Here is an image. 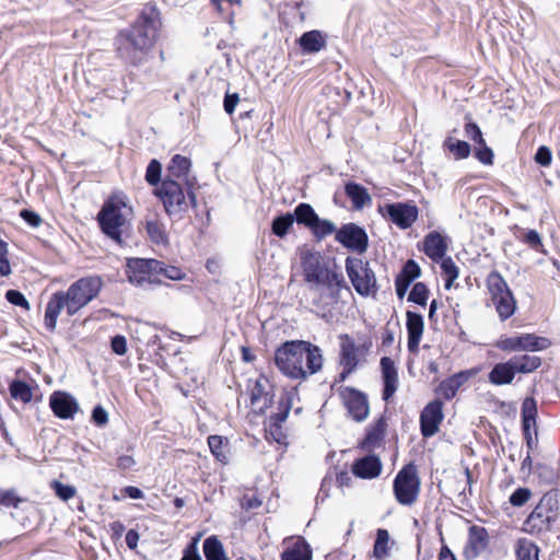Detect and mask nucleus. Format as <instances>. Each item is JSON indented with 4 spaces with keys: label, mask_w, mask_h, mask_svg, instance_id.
Here are the masks:
<instances>
[{
    "label": "nucleus",
    "mask_w": 560,
    "mask_h": 560,
    "mask_svg": "<svg viewBox=\"0 0 560 560\" xmlns=\"http://www.w3.org/2000/svg\"><path fill=\"white\" fill-rule=\"evenodd\" d=\"M10 393L13 398L20 399L23 402H28L32 399L31 388L24 382H13L10 386Z\"/></svg>",
    "instance_id": "09e8293b"
},
{
    "label": "nucleus",
    "mask_w": 560,
    "mask_h": 560,
    "mask_svg": "<svg viewBox=\"0 0 560 560\" xmlns=\"http://www.w3.org/2000/svg\"><path fill=\"white\" fill-rule=\"evenodd\" d=\"M348 278L361 296H375L380 291L376 275L368 260L348 256L345 260Z\"/></svg>",
    "instance_id": "6e6552de"
},
{
    "label": "nucleus",
    "mask_w": 560,
    "mask_h": 560,
    "mask_svg": "<svg viewBox=\"0 0 560 560\" xmlns=\"http://www.w3.org/2000/svg\"><path fill=\"white\" fill-rule=\"evenodd\" d=\"M447 249L445 238L436 231L430 232L423 241V252L428 257L438 260L444 257Z\"/></svg>",
    "instance_id": "bb28decb"
},
{
    "label": "nucleus",
    "mask_w": 560,
    "mask_h": 560,
    "mask_svg": "<svg viewBox=\"0 0 560 560\" xmlns=\"http://www.w3.org/2000/svg\"><path fill=\"white\" fill-rule=\"evenodd\" d=\"M140 37V31L136 27L131 30L122 31L117 39L118 50L120 55L130 60H136L139 51L138 39Z\"/></svg>",
    "instance_id": "b1692460"
},
{
    "label": "nucleus",
    "mask_w": 560,
    "mask_h": 560,
    "mask_svg": "<svg viewBox=\"0 0 560 560\" xmlns=\"http://www.w3.org/2000/svg\"><path fill=\"white\" fill-rule=\"evenodd\" d=\"M208 445L212 452V454L218 458L221 459L222 455V445L223 440L220 435H210L208 438Z\"/></svg>",
    "instance_id": "0e129e2a"
},
{
    "label": "nucleus",
    "mask_w": 560,
    "mask_h": 560,
    "mask_svg": "<svg viewBox=\"0 0 560 560\" xmlns=\"http://www.w3.org/2000/svg\"><path fill=\"white\" fill-rule=\"evenodd\" d=\"M335 241L346 249L364 254L369 248V235L366 231L357 223L349 222L338 228Z\"/></svg>",
    "instance_id": "ddd939ff"
},
{
    "label": "nucleus",
    "mask_w": 560,
    "mask_h": 560,
    "mask_svg": "<svg viewBox=\"0 0 560 560\" xmlns=\"http://www.w3.org/2000/svg\"><path fill=\"white\" fill-rule=\"evenodd\" d=\"M154 195L163 203L165 212L171 218L182 219L183 214L191 207L186 186L175 179L163 178L154 189Z\"/></svg>",
    "instance_id": "39448f33"
},
{
    "label": "nucleus",
    "mask_w": 560,
    "mask_h": 560,
    "mask_svg": "<svg viewBox=\"0 0 560 560\" xmlns=\"http://www.w3.org/2000/svg\"><path fill=\"white\" fill-rule=\"evenodd\" d=\"M66 307L68 311V300L65 292L58 291L52 294L47 303L45 311V326L48 330L54 331L57 325V318L61 311Z\"/></svg>",
    "instance_id": "a878e982"
},
{
    "label": "nucleus",
    "mask_w": 560,
    "mask_h": 560,
    "mask_svg": "<svg viewBox=\"0 0 560 560\" xmlns=\"http://www.w3.org/2000/svg\"><path fill=\"white\" fill-rule=\"evenodd\" d=\"M295 396L294 389L283 392L278 402V411L268 418V423L282 425L289 416Z\"/></svg>",
    "instance_id": "c756f323"
},
{
    "label": "nucleus",
    "mask_w": 560,
    "mask_h": 560,
    "mask_svg": "<svg viewBox=\"0 0 560 560\" xmlns=\"http://www.w3.org/2000/svg\"><path fill=\"white\" fill-rule=\"evenodd\" d=\"M475 156L480 163L485 165L493 164L494 154L492 149L487 145L486 141L483 144H477L475 149Z\"/></svg>",
    "instance_id": "603ef678"
},
{
    "label": "nucleus",
    "mask_w": 560,
    "mask_h": 560,
    "mask_svg": "<svg viewBox=\"0 0 560 560\" xmlns=\"http://www.w3.org/2000/svg\"><path fill=\"white\" fill-rule=\"evenodd\" d=\"M559 493L557 490L546 492L523 523L524 532L539 536L551 532L559 518Z\"/></svg>",
    "instance_id": "20e7f679"
},
{
    "label": "nucleus",
    "mask_w": 560,
    "mask_h": 560,
    "mask_svg": "<svg viewBox=\"0 0 560 560\" xmlns=\"http://www.w3.org/2000/svg\"><path fill=\"white\" fill-rule=\"evenodd\" d=\"M389 534L387 529L378 528L374 541L373 553L376 559L383 560L388 556Z\"/></svg>",
    "instance_id": "37998d69"
},
{
    "label": "nucleus",
    "mask_w": 560,
    "mask_h": 560,
    "mask_svg": "<svg viewBox=\"0 0 560 560\" xmlns=\"http://www.w3.org/2000/svg\"><path fill=\"white\" fill-rule=\"evenodd\" d=\"M429 298V289L425 283L423 282H417L413 284L408 301L416 303L420 306H424L427 304Z\"/></svg>",
    "instance_id": "49530a36"
},
{
    "label": "nucleus",
    "mask_w": 560,
    "mask_h": 560,
    "mask_svg": "<svg viewBox=\"0 0 560 560\" xmlns=\"http://www.w3.org/2000/svg\"><path fill=\"white\" fill-rule=\"evenodd\" d=\"M441 269L443 273L446 276L445 279V288L450 289L454 280L458 278L459 271L457 266L454 264L451 257L443 259L441 264Z\"/></svg>",
    "instance_id": "8fccbe9b"
},
{
    "label": "nucleus",
    "mask_w": 560,
    "mask_h": 560,
    "mask_svg": "<svg viewBox=\"0 0 560 560\" xmlns=\"http://www.w3.org/2000/svg\"><path fill=\"white\" fill-rule=\"evenodd\" d=\"M292 214L294 215V221H296L298 224L304 225L308 230L313 229L314 223L318 218L314 208L306 202L299 203Z\"/></svg>",
    "instance_id": "72a5a7b5"
},
{
    "label": "nucleus",
    "mask_w": 560,
    "mask_h": 560,
    "mask_svg": "<svg viewBox=\"0 0 560 560\" xmlns=\"http://www.w3.org/2000/svg\"><path fill=\"white\" fill-rule=\"evenodd\" d=\"M22 499L13 490H0V504L18 508Z\"/></svg>",
    "instance_id": "052dcab7"
},
{
    "label": "nucleus",
    "mask_w": 560,
    "mask_h": 560,
    "mask_svg": "<svg viewBox=\"0 0 560 560\" xmlns=\"http://www.w3.org/2000/svg\"><path fill=\"white\" fill-rule=\"evenodd\" d=\"M443 148L453 154L455 160H464L470 155V144L464 140L455 139L452 136L446 137Z\"/></svg>",
    "instance_id": "e433bc0d"
},
{
    "label": "nucleus",
    "mask_w": 560,
    "mask_h": 560,
    "mask_svg": "<svg viewBox=\"0 0 560 560\" xmlns=\"http://www.w3.org/2000/svg\"><path fill=\"white\" fill-rule=\"evenodd\" d=\"M382 214L387 217L398 228L406 230L418 219V207L410 202L386 203L381 208Z\"/></svg>",
    "instance_id": "dca6fc26"
},
{
    "label": "nucleus",
    "mask_w": 560,
    "mask_h": 560,
    "mask_svg": "<svg viewBox=\"0 0 560 560\" xmlns=\"http://www.w3.org/2000/svg\"><path fill=\"white\" fill-rule=\"evenodd\" d=\"M132 217V208L122 195L110 197L97 214V221L102 231L117 243H121V236L129 229Z\"/></svg>",
    "instance_id": "7ed1b4c3"
},
{
    "label": "nucleus",
    "mask_w": 560,
    "mask_h": 560,
    "mask_svg": "<svg viewBox=\"0 0 560 560\" xmlns=\"http://www.w3.org/2000/svg\"><path fill=\"white\" fill-rule=\"evenodd\" d=\"M383 375V399L388 401L397 390L398 374L394 361L388 357L381 359Z\"/></svg>",
    "instance_id": "393cba45"
},
{
    "label": "nucleus",
    "mask_w": 560,
    "mask_h": 560,
    "mask_svg": "<svg viewBox=\"0 0 560 560\" xmlns=\"http://www.w3.org/2000/svg\"><path fill=\"white\" fill-rule=\"evenodd\" d=\"M206 560H229L225 556L223 545L215 536L208 537L203 542Z\"/></svg>",
    "instance_id": "58836bf2"
},
{
    "label": "nucleus",
    "mask_w": 560,
    "mask_h": 560,
    "mask_svg": "<svg viewBox=\"0 0 560 560\" xmlns=\"http://www.w3.org/2000/svg\"><path fill=\"white\" fill-rule=\"evenodd\" d=\"M517 238L537 253H545L542 238L536 230L521 229Z\"/></svg>",
    "instance_id": "a19ab883"
},
{
    "label": "nucleus",
    "mask_w": 560,
    "mask_h": 560,
    "mask_svg": "<svg viewBox=\"0 0 560 560\" xmlns=\"http://www.w3.org/2000/svg\"><path fill=\"white\" fill-rule=\"evenodd\" d=\"M54 413L61 419H70L79 411L75 398L66 392H55L49 398Z\"/></svg>",
    "instance_id": "6ab92c4d"
},
{
    "label": "nucleus",
    "mask_w": 560,
    "mask_h": 560,
    "mask_svg": "<svg viewBox=\"0 0 560 560\" xmlns=\"http://www.w3.org/2000/svg\"><path fill=\"white\" fill-rule=\"evenodd\" d=\"M552 154L548 147L540 145L535 154V162L541 166H549L551 164Z\"/></svg>",
    "instance_id": "680f3d73"
},
{
    "label": "nucleus",
    "mask_w": 560,
    "mask_h": 560,
    "mask_svg": "<svg viewBox=\"0 0 560 560\" xmlns=\"http://www.w3.org/2000/svg\"><path fill=\"white\" fill-rule=\"evenodd\" d=\"M516 371L511 359L506 362L497 363L488 374L489 382L493 385L501 386L511 384L514 380Z\"/></svg>",
    "instance_id": "cd10ccee"
},
{
    "label": "nucleus",
    "mask_w": 560,
    "mask_h": 560,
    "mask_svg": "<svg viewBox=\"0 0 560 560\" xmlns=\"http://www.w3.org/2000/svg\"><path fill=\"white\" fill-rule=\"evenodd\" d=\"M102 280L98 277L82 278L72 283L65 295L68 300V315H74L89 304L98 293Z\"/></svg>",
    "instance_id": "1a4fd4ad"
},
{
    "label": "nucleus",
    "mask_w": 560,
    "mask_h": 560,
    "mask_svg": "<svg viewBox=\"0 0 560 560\" xmlns=\"http://www.w3.org/2000/svg\"><path fill=\"white\" fill-rule=\"evenodd\" d=\"M126 273L133 284L140 283V258H130L127 261Z\"/></svg>",
    "instance_id": "864d4df0"
},
{
    "label": "nucleus",
    "mask_w": 560,
    "mask_h": 560,
    "mask_svg": "<svg viewBox=\"0 0 560 560\" xmlns=\"http://www.w3.org/2000/svg\"><path fill=\"white\" fill-rule=\"evenodd\" d=\"M191 161L187 156L175 154L166 168L164 178L175 179L186 186L187 196L191 202V208H197V178L190 174Z\"/></svg>",
    "instance_id": "9b49d317"
},
{
    "label": "nucleus",
    "mask_w": 560,
    "mask_h": 560,
    "mask_svg": "<svg viewBox=\"0 0 560 560\" xmlns=\"http://www.w3.org/2000/svg\"><path fill=\"white\" fill-rule=\"evenodd\" d=\"M489 545V534L482 526L471 525L468 529L467 542L463 549V556L466 560H474L487 549Z\"/></svg>",
    "instance_id": "a211bd4d"
},
{
    "label": "nucleus",
    "mask_w": 560,
    "mask_h": 560,
    "mask_svg": "<svg viewBox=\"0 0 560 560\" xmlns=\"http://www.w3.org/2000/svg\"><path fill=\"white\" fill-rule=\"evenodd\" d=\"M539 548L527 539H520L516 548L518 560H538Z\"/></svg>",
    "instance_id": "c03bdc74"
},
{
    "label": "nucleus",
    "mask_w": 560,
    "mask_h": 560,
    "mask_svg": "<svg viewBox=\"0 0 560 560\" xmlns=\"http://www.w3.org/2000/svg\"><path fill=\"white\" fill-rule=\"evenodd\" d=\"M400 272H402L409 279L416 280L417 278L420 277L421 269L413 259H409L406 261Z\"/></svg>",
    "instance_id": "e2e57ef3"
},
{
    "label": "nucleus",
    "mask_w": 560,
    "mask_h": 560,
    "mask_svg": "<svg viewBox=\"0 0 560 560\" xmlns=\"http://www.w3.org/2000/svg\"><path fill=\"white\" fill-rule=\"evenodd\" d=\"M275 364L285 376L305 380L322 370V349L310 341L288 340L276 349Z\"/></svg>",
    "instance_id": "f257e3e1"
},
{
    "label": "nucleus",
    "mask_w": 560,
    "mask_h": 560,
    "mask_svg": "<svg viewBox=\"0 0 560 560\" xmlns=\"http://www.w3.org/2000/svg\"><path fill=\"white\" fill-rule=\"evenodd\" d=\"M298 42L305 54L318 52L326 46L325 35L317 30L303 33Z\"/></svg>",
    "instance_id": "c85d7f7f"
},
{
    "label": "nucleus",
    "mask_w": 560,
    "mask_h": 560,
    "mask_svg": "<svg viewBox=\"0 0 560 560\" xmlns=\"http://www.w3.org/2000/svg\"><path fill=\"white\" fill-rule=\"evenodd\" d=\"M386 429V421L380 418L371 429L368 430L365 438L360 443L361 448L369 450L376 446L383 439Z\"/></svg>",
    "instance_id": "f704fd0d"
},
{
    "label": "nucleus",
    "mask_w": 560,
    "mask_h": 560,
    "mask_svg": "<svg viewBox=\"0 0 560 560\" xmlns=\"http://www.w3.org/2000/svg\"><path fill=\"white\" fill-rule=\"evenodd\" d=\"M92 420L96 425H105L108 421L106 410L102 406H96L92 412Z\"/></svg>",
    "instance_id": "338daca9"
},
{
    "label": "nucleus",
    "mask_w": 560,
    "mask_h": 560,
    "mask_svg": "<svg viewBox=\"0 0 560 560\" xmlns=\"http://www.w3.org/2000/svg\"><path fill=\"white\" fill-rule=\"evenodd\" d=\"M293 223L294 215L290 212H287L284 214L276 217L272 220L271 231L276 236L282 238L288 234L290 229L293 226Z\"/></svg>",
    "instance_id": "79ce46f5"
},
{
    "label": "nucleus",
    "mask_w": 560,
    "mask_h": 560,
    "mask_svg": "<svg viewBox=\"0 0 560 560\" xmlns=\"http://www.w3.org/2000/svg\"><path fill=\"white\" fill-rule=\"evenodd\" d=\"M310 231L316 241H323L331 234L336 235L338 228L332 221L318 217Z\"/></svg>",
    "instance_id": "ea45409f"
},
{
    "label": "nucleus",
    "mask_w": 560,
    "mask_h": 560,
    "mask_svg": "<svg viewBox=\"0 0 560 560\" xmlns=\"http://www.w3.org/2000/svg\"><path fill=\"white\" fill-rule=\"evenodd\" d=\"M162 22L158 8L152 3L142 7V63L158 55L159 61L164 60L162 49H156L155 44L161 37Z\"/></svg>",
    "instance_id": "423d86ee"
},
{
    "label": "nucleus",
    "mask_w": 560,
    "mask_h": 560,
    "mask_svg": "<svg viewBox=\"0 0 560 560\" xmlns=\"http://www.w3.org/2000/svg\"><path fill=\"white\" fill-rule=\"evenodd\" d=\"M339 394L348 413L354 421L361 422L368 418L370 407L368 396L363 392L346 386L340 388Z\"/></svg>",
    "instance_id": "2eb2a0df"
},
{
    "label": "nucleus",
    "mask_w": 560,
    "mask_h": 560,
    "mask_svg": "<svg viewBox=\"0 0 560 560\" xmlns=\"http://www.w3.org/2000/svg\"><path fill=\"white\" fill-rule=\"evenodd\" d=\"M551 342L549 339L538 337L534 334H521L512 337H504L498 340L497 348L502 351H541L547 349Z\"/></svg>",
    "instance_id": "4468645a"
},
{
    "label": "nucleus",
    "mask_w": 560,
    "mask_h": 560,
    "mask_svg": "<svg viewBox=\"0 0 560 560\" xmlns=\"http://www.w3.org/2000/svg\"><path fill=\"white\" fill-rule=\"evenodd\" d=\"M267 387L268 380L258 378L250 390V405L255 412L264 413L272 405L273 394Z\"/></svg>",
    "instance_id": "5701e85b"
},
{
    "label": "nucleus",
    "mask_w": 560,
    "mask_h": 560,
    "mask_svg": "<svg viewBox=\"0 0 560 560\" xmlns=\"http://www.w3.org/2000/svg\"><path fill=\"white\" fill-rule=\"evenodd\" d=\"M475 372L470 370L460 371L455 373L445 380H443L436 388L438 395L443 397L445 400L453 399L458 389L466 383L468 380L474 376Z\"/></svg>",
    "instance_id": "4be33fe9"
},
{
    "label": "nucleus",
    "mask_w": 560,
    "mask_h": 560,
    "mask_svg": "<svg viewBox=\"0 0 560 560\" xmlns=\"http://www.w3.org/2000/svg\"><path fill=\"white\" fill-rule=\"evenodd\" d=\"M52 488L55 489L56 494L63 501H68L69 499H71L75 495L74 487L63 485L59 481H54Z\"/></svg>",
    "instance_id": "4d7b16f0"
},
{
    "label": "nucleus",
    "mask_w": 560,
    "mask_h": 560,
    "mask_svg": "<svg viewBox=\"0 0 560 560\" xmlns=\"http://www.w3.org/2000/svg\"><path fill=\"white\" fill-rule=\"evenodd\" d=\"M5 298L13 305L21 306L25 310H30V303L20 291L9 290L5 293Z\"/></svg>",
    "instance_id": "bf43d9fd"
},
{
    "label": "nucleus",
    "mask_w": 560,
    "mask_h": 560,
    "mask_svg": "<svg viewBox=\"0 0 560 560\" xmlns=\"http://www.w3.org/2000/svg\"><path fill=\"white\" fill-rule=\"evenodd\" d=\"M394 494L401 505L410 506L418 498L420 491V479L416 466L408 464L404 466L394 479Z\"/></svg>",
    "instance_id": "9d476101"
},
{
    "label": "nucleus",
    "mask_w": 560,
    "mask_h": 560,
    "mask_svg": "<svg viewBox=\"0 0 560 560\" xmlns=\"http://www.w3.org/2000/svg\"><path fill=\"white\" fill-rule=\"evenodd\" d=\"M352 474L361 479H374L382 471V462L374 454L365 455L353 462L351 467Z\"/></svg>",
    "instance_id": "412c9836"
},
{
    "label": "nucleus",
    "mask_w": 560,
    "mask_h": 560,
    "mask_svg": "<svg viewBox=\"0 0 560 560\" xmlns=\"http://www.w3.org/2000/svg\"><path fill=\"white\" fill-rule=\"evenodd\" d=\"M301 266L304 280L310 283L312 289L324 285L328 290V296L337 302L342 289L350 292L342 272L329 269L323 264L319 253L305 250L301 255Z\"/></svg>",
    "instance_id": "f03ea898"
},
{
    "label": "nucleus",
    "mask_w": 560,
    "mask_h": 560,
    "mask_svg": "<svg viewBox=\"0 0 560 560\" xmlns=\"http://www.w3.org/2000/svg\"><path fill=\"white\" fill-rule=\"evenodd\" d=\"M465 136L474 141L476 144H483L486 141L483 139L482 132L479 126L474 121H467L464 127Z\"/></svg>",
    "instance_id": "5fc2aeb1"
},
{
    "label": "nucleus",
    "mask_w": 560,
    "mask_h": 560,
    "mask_svg": "<svg viewBox=\"0 0 560 560\" xmlns=\"http://www.w3.org/2000/svg\"><path fill=\"white\" fill-rule=\"evenodd\" d=\"M145 229L148 236L153 244L164 247L168 245V235L163 223L156 220H148Z\"/></svg>",
    "instance_id": "c9c22d12"
},
{
    "label": "nucleus",
    "mask_w": 560,
    "mask_h": 560,
    "mask_svg": "<svg viewBox=\"0 0 560 560\" xmlns=\"http://www.w3.org/2000/svg\"><path fill=\"white\" fill-rule=\"evenodd\" d=\"M522 430H523L524 440L526 442L528 451L534 450L538 443L536 427L525 424V425H522Z\"/></svg>",
    "instance_id": "13d9d810"
},
{
    "label": "nucleus",
    "mask_w": 560,
    "mask_h": 560,
    "mask_svg": "<svg viewBox=\"0 0 560 560\" xmlns=\"http://www.w3.org/2000/svg\"><path fill=\"white\" fill-rule=\"evenodd\" d=\"M238 100H240V97H238L237 93H233V94L226 93L224 96V102H223L224 110L230 115L233 114V112L238 103Z\"/></svg>",
    "instance_id": "774afa93"
},
{
    "label": "nucleus",
    "mask_w": 560,
    "mask_h": 560,
    "mask_svg": "<svg viewBox=\"0 0 560 560\" xmlns=\"http://www.w3.org/2000/svg\"><path fill=\"white\" fill-rule=\"evenodd\" d=\"M20 215L33 228H38L42 224V218L34 211L24 209L21 211Z\"/></svg>",
    "instance_id": "69168bd1"
},
{
    "label": "nucleus",
    "mask_w": 560,
    "mask_h": 560,
    "mask_svg": "<svg viewBox=\"0 0 560 560\" xmlns=\"http://www.w3.org/2000/svg\"><path fill=\"white\" fill-rule=\"evenodd\" d=\"M444 419L443 402L436 398L430 401L420 413V431L423 438H431L440 430Z\"/></svg>",
    "instance_id": "f3484780"
},
{
    "label": "nucleus",
    "mask_w": 560,
    "mask_h": 560,
    "mask_svg": "<svg viewBox=\"0 0 560 560\" xmlns=\"http://www.w3.org/2000/svg\"><path fill=\"white\" fill-rule=\"evenodd\" d=\"M532 498V491L528 488L520 487L509 498V502L516 508H521Z\"/></svg>",
    "instance_id": "3c124183"
},
{
    "label": "nucleus",
    "mask_w": 560,
    "mask_h": 560,
    "mask_svg": "<svg viewBox=\"0 0 560 560\" xmlns=\"http://www.w3.org/2000/svg\"><path fill=\"white\" fill-rule=\"evenodd\" d=\"M516 373H532L541 365V359L537 355H514L511 358Z\"/></svg>",
    "instance_id": "4c0bfd02"
},
{
    "label": "nucleus",
    "mask_w": 560,
    "mask_h": 560,
    "mask_svg": "<svg viewBox=\"0 0 560 560\" xmlns=\"http://www.w3.org/2000/svg\"><path fill=\"white\" fill-rule=\"evenodd\" d=\"M347 197L352 201L355 209H362L365 205L371 202V197L362 185L350 182L345 186Z\"/></svg>",
    "instance_id": "7c9ffc66"
},
{
    "label": "nucleus",
    "mask_w": 560,
    "mask_h": 560,
    "mask_svg": "<svg viewBox=\"0 0 560 560\" xmlns=\"http://www.w3.org/2000/svg\"><path fill=\"white\" fill-rule=\"evenodd\" d=\"M145 180L156 187L162 183V165L158 160L153 159L149 163L145 172Z\"/></svg>",
    "instance_id": "de8ad7c7"
},
{
    "label": "nucleus",
    "mask_w": 560,
    "mask_h": 560,
    "mask_svg": "<svg viewBox=\"0 0 560 560\" xmlns=\"http://www.w3.org/2000/svg\"><path fill=\"white\" fill-rule=\"evenodd\" d=\"M406 317V328L408 334V351L410 353H417L424 329L423 316L419 313L407 311Z\"/></svg>",
    "instance_id": "aec40b11"
},
{
    "label": "nucleus",
    "mask_w": 560,
    "mask_h": 560,
    "mask_svg": "<svg viewBox=\"0 0 560 560\" xmlns=\"http://www.w3.org/2000/svg\"><path fill=\"white\" fill-rule=\"evenodd\" d=\"M281 560H312V550L304 539H299L282 551Z\"/></svg>",
    "instance_id": "2f4dec72"
},
{
    "label": "nucleus",
    "mask_w": 560,
    "mask_h": 560,
    "mask_svg": "<svg viewBox=\"0 0 560 560\" xmlns=\"http://www.w3.org/2000/svg\"><path fill=\"white\" fill-rule=\"evenodd\" d=\"M185 272L175 266H166L163 261L142 258V289L144 285H159L168 280H183Z\"/></svg>",
    "instance_id": "f8f14e48"
},
{
    "label": "nucleus",
    "mask_w": 560,
    "mask_h": 560,
    "mask_svg": "<svg viewBox=\"0 0 560 560\" xmlns=\"http://www.w3.org/2000/svg\"><path fill=\"white\" fill-rule=\"evenodd\" d=\"M486 285L500 320L505 322L512 317L517 308V303L502 275L497 270H492L487 276Z\"/></svg>",
    "instance_id": "0eeeda50"
},
{
    "label": "nucleus",
    "mask_w": 560,
    "mask_h": 560,
    "mask_svg": "<svg viewBox=\"0 0 560 560\" xmlns=\"http://www.w3.org/2000/svg\"><path fill=\"white\" fill-rule=\"evenodd\" d=\"M340 364L341 365H358L357 352L358 348L353 339L349 335H341L340 337Z\"/></svg>",
    "instance_id": "473e14b6"
},
{
    "label": "nucleus",
    "mask_w": 560,
    "mask_h": 560,
    "mask_svg": "<svg viewBox=\"0 0 560 560\" xmlns=\"http://www.w3.org/2000/svg\"><path fill=\"white\" fill-rule=\"evenodd\" d=\"M537 404L533 397H526L522 404V425L536 427Z\"/></svg>",
    "instance_id": "a18cd8bd"
},
{
    "label": "nucleus",
    "mask_w": 560,
    "mask_h": 560,
    "mask_svg": "<svg viewBox=\"0 0 560 560\" xmlns=\"http://www.w3.org/2000/svg\"><path fill=\"white\" fill-rule=\"evenodd\" d=\"M142 336H147L148 337V341H147V348H153V350L155 351V346H158V349H162L161 346H160V337L155 334V327H153L152 325H150L149 323H145L143 326H142Z\"/></svg>",
    "instance_id": "6e6d98bb"
}]
</instances>
